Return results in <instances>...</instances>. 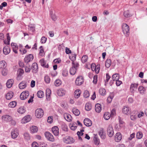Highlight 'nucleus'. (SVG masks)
I'll return each mask as SVG.
<instances>
[{"mask_svg":"<svg viewBox=\"0 0 147 147\" xmlns=\"http://www.w3.org/2000/svg\"><path fill=\"white\" fill-rule=\"evenodd\" d=\"M72 66L70 69L69 72L70 74L73 75L76 74L77 70L78 69L79 64L76 62H72Z\"/></svg>","mask_w":147,"mask_h":147,"instance_id":"obj_1","label":"nucleus"},{"mask_svg":"<svg viewBox=\"0 0 147 147\" xmlns=\"http://www.w3.org/2000/svg\"><path fill=\"white\" fill-rule=\"evenodd\" d=\"M122 30L123 33L126 35H128L129 33V26L126 24H123L122 26Z\"/></svg>","mask_w":147,"mask_h":147,"instance_id":"obj_2","label":"nucleus"},{"mask_svg":"<svg viewBox=\"0 0 147 147\" xmlns=\"http://www.w3.org/2000/svg\"><path fill=\"white\" fill-rule=\"evenodd\" d=\"M44 111L41 109H38L35 111V115L38 118H41L44 115Z\"/></svg>","mask_w":147,"mask_h":147,"instance_id":"obj_3","label":"nucleus"},{"mask_svg":"<svg viewBox=\"0 0 147 147\" xmlns=\"http://www.w3.org/2000/svg\"><path fill=\"white\" fill-rule=\"evenodd\" d=\"M107 131V135L109 137H111L113 135V129L112 126L111 125H109Z\"/></svg>","mask_w":147,"mask_h":147,"instance_id":"obj_4","label":"nucleus"},{"mask_svg":"<svg viewBox=\"0 0 147 147\" xmlns=\"http://www.w3.org/2000/svg\"><path fill=\"white\" fill-rule=\"evenodd\" d=\"M131 112L130 108L127 106H125L123 107L122 112L124 114L128 115Z\"/></svg>","mask_w":147,"mask_h":147,"instance_id":"obj_5","label":"nucleus"},{"mask_svg":"<svg viewBox=\"0 0 147 147\" xmlns=\"http://www.w3.org/2000/svg\"><path fill=\"white\" fill-rule=\"evenodd\" d=\"M45 136L46 138L49 140L54 142V138L53 135L49 132H46L45 134Z\"/></svg>","mask_w":147,"mask_h":147,"instance_id":"obj_6","label":"nucleus"},{"mask_svg":"<svg viewBox=\"0 0 147 147\" xmlns=\"http://www.w3.org/2000/svg\"><path fill=\"white\" fill-rule=\"evenodd\" d=\"M64 142L67 144H71L74 142V139L70 137H66L63 139Z\"/></svg>","mask_w":147,"mask_h":147,"instance_id":"obj_7","label":"nucleus"},{"mask_svg":"<svg viewBox=\"0 0 147 147\" xmlns=\"http://www.w3.org/2000/svg\"><path fill=\"white\" fill-rule=\"evenodd\" d=\"M29 96V94L28 91L22 92L20 94V98L22 100H24L27 98Z\"/></svg>","mask_w":147,"mask_h":147,"instance_id":"obj_8","label":"nucleus"},{"mask_svg":"<svg viewBox=\"0 0 147 147\" xmlns=\"http://www.w3.org/2000/svg\"><path fill=\"white\" fill-rule=\"evenodd\" d=\"M18 131L17 129H13L11 132V137L13 139L16 138L18 136Z\"/></svg>","mask_w":147,"mask_h":147,"instance_id":"obj_9","label":"nucleus"},{"mask_svg":"<svg viewBox=\"0 0 147 147\" xmlns=\"http://www.w3.org/2000/svg\"><path fill=\"white\" fill-rule=\"evenodd\" d=\"M33 58L34 57L33 55L30 54L25 57L24 59V61L25 63H28L29 62L32 61Z\"/></svg>","mask_w":147,"mask_h":147,"instance_id":"obj_10","label":"nucleus"},{"mask_svg":"<svg viewBox=\"0 0 147 147\" xmlns=\"http://www.w3.org/2000/svg\"><path fill=\"white\" fill-rule=\"evenodd\" d=\"M83 82V78L82 76H78L76 78L75 83L76 85L79 86L82 84Z\"/></svg>","mask_w":147,"mask_h":147,"instance_id":"obj_11","label":"nucleus"},{"mask_svg":"<svg viewBox=\"0 0 147 147\" xmlns=\"http://www.w3.org/2000/svg\"><path fill=\"white\" fill-rule=\"evenodd\" d=\"M1 119L3 121L7 122L10 121L12 119L11 116L8 115H5L2 116Z\"/></svg>","mask_w":147,"mask_h":147,"instance_id":"obj_12","label":"nucleus"},{"mask_svg":"<svg viewBox=\"0 0 147 147\" xmlns=\"http://www.w3.org/2000/svg\"><path fill=\"white\" fill-rule=\"evenodd\" d=\"M122 136L120 132H117L115 135V140L116 142H119L122 139Z\"/></svg>","mask_w":147,"mask_h":147,"instance_id":"obj_13","label":"nucleus"},{"mask_svg":"<svg viewBox=\"0 0 147 147\" xmlns=\"http://www.w3.org/2000/svg\"><path fill=\"white\" fill-rule=\"evenodd\" d=\"M84 124L86 126L89 127L92 125V123L91 120L88 118H85L84 121Z\"/></svg>","mask_w":147,"mask_h":147,"instance_id":"obj_14","label":"nucleus"},{"mask_svg":"<svg viewBox=\"0 0 147 147\" xmlns=\"http://www.w3.org/2000/svg\"><path fill=\"white\" fill-rule=\"evenodd\" d=\"M31 119L29 115H27L24 117L22 120L21 123H25L29 121Z\"/></svg>","mask_w":147,"mask_h":147,"instance_id":"obj_15","label":"nucleus"},{"mask_svg":"<svg viewBox=\"0 0 147 147\" xmlns=\"http://www.w3.org/2000/svg\"><path fill=\"white\" fill-rule=\"evenodd\" d=\"M52 131L55 136H57L59 134V128L57 126H55L52 128Z\"/></svg>","mask_w":147,"mask_h":147,"instance_id":"obj_16","label":"nucleus"},{"mask_svg":"<svg viewBox=\"0 0 147 147\" xmlns=\"http://www.w3.org/2000/svg\"><path fill=\"white\" fill-rule=\"evenodd\" d=\"M138 86V83L132 84L130 86V90L131 92H133L134 91L136 90Z\"/></svg>","mask_w":147,"mask_h":147,"instance_id":"obj_17","label":"nucleus"},{"mask_svg":"<svg viewBox=\"0 0 147 147\" xmlns=\"http://www.w3.org/2000/svg\"><path fill=\"white\" fill-rule=\"evenodd\" d=\"M32 69L33 73H36L38 69V65L36 63H33L32 66Z\"/></svg>","mask_w":147,"mask_h":147,"instance_id":"obj_18","label":"nucleus"},{"mask_svg":"<svg viewBox=\"0 0 147 147\" xmlns=\"http://www.w3.org/2000/svg\"><path fill=\"white\" fill-rule=\"evenodd\" d=\"M64 117L65 119L68 121H70L72 120V117L68 113H65L64 114Z\"/></svg>","mask_w":147,"mask_h":147,"instance_id":"obj_19","label":"nucleus"},{"mask_svg":"<svg viewBox=\"0 0 147 147\" xmlns=\"http://www.w3.org/2000/svg\"><path fill=\"white\" fill-rule=\"evenodd\" d=\"M95 110L98 113H100L102 109L101 105L98 103L96 104L95 106Z\"/></svg>","mask_w":147,"mask_h":147,"instance_id":"obj_20","label":"nucleus"},{"mask_svg":"<svg viewBox=\"0 0 147 147\" xmlns=\"http://www.w3.org/2000/svg\"><path fill=\"white\" fill-rule=\"evenodd\" d=\"M13 95V93L11 91H10L6 94L5 97L7 99L9 100L12 98Z\"/></svg>","mask_w":147,"mask_h":147,"instance_id":"obj_21","label":"nucleus"},{"mask_svg":"<svg viewBox=\"0 0 147 147\" xmlns=\"http://www.w3.org/2000/svg\"><path fill=\"white\" fill-rule=\"evenodd\" d=\"M10 51V49L9 47L7 46L4 47L3 49V52L5 55L8 54Z\"/></svg>","mask_w":147,"mask_h":147,"instance_id":"obj_22","label":"nucleus"},{"mask_svg":"<svg viewBox=\"0 0 147 147\" xmlns=\"http://www.w3.org/2000/svg\"><path fill=\"white\" fill-rule=\"evenodd\" d=\"M13 80L12 79L8 80L6 83L7 87L8 88H11L13 83Z\"/></svg>","mask_w":147,"mask_h":147,"instance_id":"obj_23","label":"nucleus"},{"mask_svg":"<svg viewBox=\"0 0 147 147\" xmlns=\"http://www.w3.org/2000/svg\"><path fill=\"white\" fill-rule=\"evenodd\" d=\"M57 93L59 96H62L65 94V91L62 89H60L58 90Z\"/></svg>","mask_w":147,"mask_h":147,"instance_id":"obj_24","label":"nucleus"},{"mask_svg":"<svg viewBox=\"0 0 147 147\" xmlns=\"http://www.w3.org/2000/svg\"><path fill=\"white\" fill-rule=\"evenodd\" d=\"M95 136L94 138V141L95 144L98 145L99 144L100 142L97 136V135H94Z\"/></svg>","mask_w":147,"mask_h":147,"instance_id":"obj_25","label":"nucleus"},{"mask_svg":"<svg viewBox=\"0 0 147 147\" xmlns=\"http://www.w3.org/2000/svg\"><path fill=\"white\" fill-rule=\"evenodd\" d=\"M51 94V90L49 89H47L46 90V98L48 100H49V99L50 97Z\"/></svg>","mask_w":147,"mask_h":147,"instance_id":"obj_26","label":"nucleus"},{"mask_svg":"<svg viewBox=\"0 0 147 147\" xmlns=\"http://www.w3.org/2000/svg\"><path fill=\"white\" fill-rule=\"evenodd\" d=\"M31 132L32 133H36L38 131V127L35 126H32L30 128Z\"/></svg>","mask_w":147,"mask_h":147,"instance_id":"obj_27","label":"nucleus"},{"mask_svg":"<svg viewBox=\"0 0 147 147\" xmlns=\"http://www.w3.org/2000/svg\"><path fill=\"white\" fill-rule=\"evenodd\" d=\"M7 66V64L5 61H0V68L3 69L6 68Z\"/></svg>","mask_w":147,"mask_h":147,"instance_id":"obj_28","label":"nucleus"},{"mask_svg":"<svg viewBox=\"0 0 147 147\" xmlns=\"http://www.w3.org/2000/svg\"><path fill=\"white\" fill-rule=\"evenodd\" d=\"M81 91L80 90H76L74 92V96L75 98H78L80 96Z\"/></svg>","mask_w":147,"mask_h":147,"instance_id":"obj_29","label":"nucleus"},{"mask_svg":"<svg viewBox=\"0 0 147 147\" xmlns=\"http://www.w3.org/2000/svg\"><path fill=\"white\" fill-rule=\"evenodd\" d=\"M26 86V84L24 82H22L19 84V88L21 89L25 88Z\"/></svg>","mask_w":147,"mask_h":147,"instance_id":"obj_30","label":"nucleus"},{"mask_svg":"<svg viewBox=\"0 0 147 147\" xmlns=\"http://www.w3.org/2000/svg\"><path fill=\"white\" fill-rule=\"evenodd\" d=\"M25 111V109L24 107H21L18 109V112L21 114L24 113Z\"/></svg>","mask_w":147,"mask_h":147,"instance_id":"obj_31","label":"nucleus"},{"mask_svg":"<svg viewBox=\"0 0 147 147\" xmlns=\"http://www.w3.org/2000/svg\"><path fill=\"white\" fill-rule=\"evenodd\" d=\"M39 62L40 63L42 66L47 68H48V64L45 65L46 63L43 59H40L39 61Z\"/></svg>","mask_w":147,"mask_h":147,"instance_id":"obj_32","label":"nucleus"},{"mask_svg":"<svg viewBox=\"0 0 147 147\" xmlns=\"http://www.w3.org/2000/svg\"><path fill=\"white\" fill-rule=\"evenodd\" d=\"M112 79L113 81H116L119 80V75L118 74H115L112 76Z\"/></svg>","mask_w":147,"mask_h":147,"instance_id":"obj_33","label":"nucleus"},{"mask_svg":"<svg viewBox=\"0 0 147 147\" xmlns=\"http://www.w3.org/2000/svg\"><path fill=\"white\" fill-rule=\"evenodd\" d=\"M16 105V101H12L10 102L9 105L8 106L9 107L14 108Z\"/></svg>","mask_w":147,"mask_h":147,"instance_id":"obj_34","label":"nucleus"},{"mask_svg":"<svg viewBox=\"0 0 147 147\" xmlns=\"http://www.w3.org/2000/svg\"><path fill=\"white\" fill-rule=\"evenodd\" d=\"M111 61L110 59H107L105 63V65L106 67L107 68L109 67L111 65Z\"/></svg>","mask_w":147,"mask_h":147,"instance_id":"obj_35","label":"nucleus"},{"mask_svg":"<svg viewBox=\"0 0 147 147\" xmlns=\"http://www.w3.org/2000/svg\"><path fill=\"white\" fill-rule=\"evenodd\" d=\"M72 112L76 116H78L80 114V111H79L76 108H74L72 110Z\"/></svg>","mask_w":147,"mask_h":147,"instance_id":"obj_36","label":"nucleus"},{"mask_svg":"<svg viewBox=\"0 0 147 147\" xmlns=\"http://www.w3.org/2000/svg\"><path fill=\"white\" fill-rule=\"evenodd\" d=\"M88 59V57L86 55H84L82 57L81 61L83 63L86 62Z\"/></svg>","mask_w":147,"mask_h":147,"instance_id":"obj_37","label":"nucleus"},{"mask_svg":"<svg viewBox=\"0 0 147 147\" xmlns=\"http://www.w3.org/2000/svg\"><path fill=\"white\" fill-rule=\"evenodd\" d=\"M92 107L91 104L87 103L86 104L85 107L86 110L87 111H90Z\"/></svg>","mask_w":147,"mask_h":147,"instance_id":"obj_38","label":"nucleus"},{"mask_svg":"<svg viewBox=\"0 0 147 147\" xmlns=\"http://www.w3.org/2000/svg\"><path fill=\"white\" fill-rule=\"evenodd\" d=\"M110 114L109 113L106 112L104 114V117L105 120H108L110 118Z\"/></svg>","mask_w":147,"mask_h":147,"instance_id":"obj_39","label":"nucleus"},{"mask_svg":"<svg viewBox=\"0 0 147 147\" xmlns=\"http://www.w3.org/2000/svg\"><path fill=\"white\" fill-rule=\"evenodd\" d=\"M38 97L39 98H42L44 96V93L42 91H39L37 94Z\"/></svg>","mask_w":147,"mask_h":147,"instance_id":"obj_40","label":"nucleus"},{"mask_svg":"<svg viewBox=\"0 0 147 147\" xmlns=\"http://www.w3.org/2000/svg\"><path fill=\"white\" fill-rule=\"evenodd\" d=\"M124 16L125 18H129L131 16V15L128 10L125 11L123 12Z\"/></svg>","mask_w":147,"mask_h":147,"instance_id":"obj_41","label":"nucleus"},{"mask_svg":"<svg viewBox=\"0 0 147 147\" xmlns=\"http://www.w3.org/2000/svg\"><path fill=\"white\" fill-rule=\"evenodd\" d=\"M2 74L3 76H6L8 73V70L5 68L3 69L1 71Z\"/></svg>","mask_w":147,"mask_h":147,"instance_id":"obj_42","label":"nucleus"},{"mask_svg":"<svg viewBox=\"0 0 147 147\" xmlns=\"http://www.w3.org/2000/svg\"><path fill=\"white\" fill-rule=\"evenodd\" d=\"M7 41H4V42L5 44H6L7 45H9V42L10 40V37L9 36V35L8 33H7Z\"/></svg>","mask_w":147,"mask_h":147,"instance_id":"obj_43","label":"nucleus"},{"mask_svg":"<svg viewBox=\"0 0 147 147\" xmlns=\"http://www.w3.org/2000/svg\"><path fill=\"white\" fill-rule=\"evenodd\" d=\"M24 71L23 69H19L18 71V76H21L24 73Z\"/></svg>","mask_w":147,"mask_h":147,"instance_id":"obj_44","label":"nucleus"},{"mask_svg":"<svg viewBox=\"0 0 147 147\" xmlns=\"http://www.w3.org/2000/svg\"><path fill=\"white\" fill-rule=\"evenodd\" d=\"M69 58L72 62H75L74 61L76 58V55L75 54H72L71 56H69Z\"/></svg>","mask_w":147,"mask_h":147,"instance_id":"obj_45","label":"nucleus"},{"mask_svg":"<svg viewBox=\"0 0 147 147\" xmlns=\"http://www.w3.org/2000/svg\"><path fill=\"white\" fill-rule=\"evenodd\" d=\"M99 92L100 95H104L105 94L106 91L104 88H100L99 90Z\"/></svg>","mask_w":147,"mask_h":147,"instance_id":"obj_46","label":"nucleus"},{"mask_svg":"<svg viewBox=\"0 0 147 147\" xmlns=\"http://www.w3.org/2000/svg\"><path fill=\"white\" fill-rule=\"evenodd\" d=\"M44 78L45 81L46 83L49 84L50 82V79L49 76L47 75H46L45 76Z\"/></svg>","mask_w":147,"mask_h":147,"instance_id":"obj_47","label":"nucleus"},{"mask_svg":"<svg viewBox=\"0 0 147 147\" xmlns=\"http://www.w3.org/2000/svg\"><path fill=\"white\" fill-rule=\"evenodd\" d=\"M30 66L28 65H27L25 67V70L26 72H30Z\"/></svg>","mask_w":147,"mask_h":147,"instance_id":"obj_48","label":"nucleus"},{"mask_svg":"<svg viewBox=\"0 0 147 147\" xmlns=\"http://www.w3.org/2000/svg\"><path fill=\"white\" fill-rule=\"evenodd\" d=\"M143 136L142 133L141 132H138L136 134V138L138 139H141Z\"/></svg>","mask_w":147,"mask_h":147,"instance_id":"obj_49","label":"nucleus"},{"mask_svg":"<svg viewBox=\"0 0 147 147\" xmlns=\"http://www.w3.org/2000/svg\"><path fill=\"white\" fill-rule=\"evenodd\" d=\"M24 138L27 140H29L30 139V136L29 134L27 133H26L24 134Z\"/></svg>","mask_w":147,"mask_h":147,"instance_id":"obj_50","label":"nucleus"},{"mask_svg":"<svg viewBox=\"0 0 147 147\" xmlns=\"http://www.w3.org/2000/svg\"><path fill=\"white\" fill-rule=\"evenodd\" d=\"M11 46L12 47L13 49H18V47L16 44L12 42L11 44Z\"/></svg>","mask_w":147,"mask_h":147,"instance_id":"obj_51","label":"nucleus"},{"mask_svg":"<svg viewBox=\"0 0 147 147\" xmlns=\"http://www.w3.org/2000/svg\"><path fill=\"white\" fill-rule=\"evenodd\" d=\"M89 93L88 91L86 90L84 91V96L85 98H87L89 97Z\"/></svg>","mask_w":147,"mask_h":147,"instance_id":"obj_52","label":"nucleus"},{"mask_svg":"<svg viewBox=\"0 0 147 147\" xmlns=\"http://www.w3.org/2000/svg\"><path fill=\"white\" fill-rule=\"evenodd\" d=\"M62 74L63 76L66 77L68 75V71L66 69L64 70L63 71Z\"/></svg>","mask_w":147,"mask_h":147,"instance_id":"obj_53","label":"nucleus"},{"mask_svg":"<svg viewBox=\"0 0 147 147\" xmlns=\"http://www.w3.org/2000/svg\"><path fill=\"white\" fill-rule=\"evenodd\" d=\"M61 84V82L59 80H57L55 82V85L57 86H59Z\"/></svg>","mask_w":147,"mask_h":147,"instance_id":"obj_54","label":"nucleus"},{"mask_svg":"<svg viewBox=\"0 0 147 147\" xmlns=\"http://www.w3.org/2000/svg\"><path fill=\"white\" fill-rule=\"evenodd\" d=\"M97 82V76L95 75L93 77V82L94 84H96Z\"/></svg>","mask_w":147,"mask_h":147,"instance_id":"obj_55","label":"nucleus"},{"mask_svg":"<svg viewBox=\"0 0 147 147\" xmlns=\"http://www.w3.org/2000/svg\"><path fill=\"white\" fill-rule=\"evenodd\" d=\"M40 51L39 52V54L41 56H42L43 55V53L44 52V50L43 48V47L42 46H41L40 47Z\"/></svg>","mask_w":147,"mask_h":147,"instance_id":"obj_56","label":"nucleus"},{"mask_svg":"<svg viewBox=\"0 0 147 147\" xmlns=\"http://www.w3.org/2000/svg\"><path fill=\"white\" fill-rule=\"evenodd\" d=\"M20 51L22 55L25 54L27 52V51L26 49L22 48L20 49Z\"/></svg>","mask_w":147,"mask_h":147,"instance_id":"obj_57","label":"nucleus"},{"mask_svg":"<svg viewBox=\"0 0 147 147\" xmlns=\"http://www.w3.org/2000/svg\"><path fill=\"white\" fill-rule=\"evenodd\" d=\"M29 29L31 30L32 32H33L35 30V27L33 25L30 24L29 26Z\"/></svg>","mask_w":147,"mask_h":147,"instance_id":"obj_58","label":"nucleus"},{"mask_svg":"<svg viewBox=\"0 0 147 147\" xmlns=\"http://www.w3.org/2000/svg\"><path fill=\"white\" fill-rule=\"evenodd\" d=\"M47 40V38L44 36L42 37L41 39V42L42 43H45Z\"/></svg>","mask_w":147,"mask_h":147,"instance_id":"obj_59","label":"nucleus"},{"mask_svg":"<svg viewBox=\"0 0 147 147\" xmlns=\"http://www.w3.org/2000/svg\"><path fill=\"white\" fill-rule=\"evenodd\" d=\"M137 117V115H131L130 118L131 120H135Z\"/></svg>","mask_w":147,"mask_h":147,"instance_id":"obj_60","label":"nucleus"},{"mask_svg":"<svg viewBox=\"0 0 147 147\" xmlns=\"http://www.w3.org/2000/svg\"><path fill=\"white\" fill-rule=\"evenodd\" d=\"M100 67L99 65H97L96 66V69L95 71L96 74H98L99 72Z\"/></svg>","mask_w":147,"mask_h":147,"instance_id":"obj_61","label":"nucleus"},{"mask_svg":"<svg viewBox=\"0 0 147 147\" xmlns=\"http://www.w3.org/2000/svg\"><path fill=\"white\" fill-rule=\"evenodd\" d=\"M116 115L115 109H113L111 111V114L110 115L111 116H113Z\"/></svg>","mask_w":147,"mask_h":147,"instance_id":"obj_62","label":"nucleus"},{"mask_svg":"<svg viewBox=\"0 0 147 147\" xmlns=\"http://www.w3.org/2000/svg\"><path fill=\"white\" fill-rule=\"evenodd\" d=\"M32 147H39L38 144L36 142H34L32 144Z\"/></svg>","mask_w":147,"mask_h":147,"instance_id":"obj_63","label":"nucleus"},{"mask_svg":"<svg viewBox=\"0 0 147 147\" xmlns=\"http://www.w3.org/2000/svg\"><path fill=\"white\" fill-rule=\"evenodd\" d=\"M96 66L95 64H92L91 65V68L92 71H95L96 69Z\"/></svg>","mask_w":147,"mask_h":147,"instance_id":"obj_64","label":"nucleus"}]
</instances>
